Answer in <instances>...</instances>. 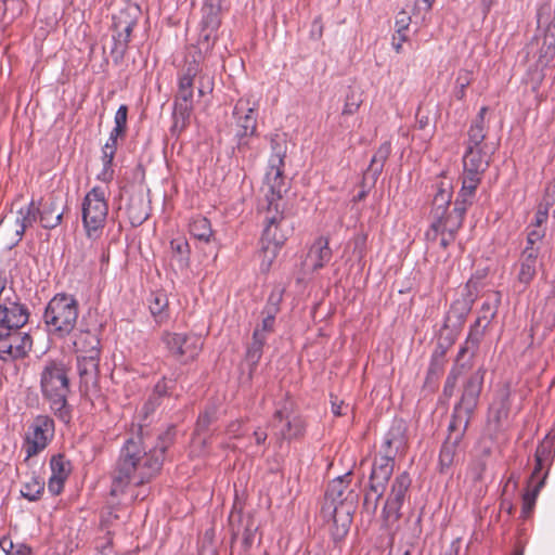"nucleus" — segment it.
Wrapping results in <instances>:
<instances>
[{
    "label": "nucleus",
    "mask_w": 555,
    "mask_h": 555,
    "mask_svg": "<svg viewBox=\"0 0 555 555\" xmlns=\"http://www.w3.org/2000/svg\"><path fill=\"white\" fill-rule=\"evenodd\" d=\"M217 31H218V29H210L208 27L202 26L201 33H199V39L197 41V47H193L190 51L191 52L199 51L201 54H202L203 50L208 51L214 46V43L216 41Z\"/></svg>",
    "instance_id": "nucleus-49"
},
{
    "label": "nucleus",
    "mask_w": 555,
    "mask_h": 555,
    "mask_svg": "<svg viewBox=\"0 0 555 555\" xmlns=\"http://www.w3.org/2000/svg\"><path fill=\"white\" fill-rule=\"evenodd\" d=\"M266 182L269 188V193L266 194L267 208L269 214L274 206L280 208L279 202L282 199L284 193L288 190V183L284 176V167H269L266 175Z\"/></svg>",
    "instance_id": "nucleus-23"
},
{
    "label": "nucleus",
    "mask_w": 555,
    "mask_h": 555,
    "mask_svg": "<svg viewBox=\"0 0 555 555\" xmlns=\"http://www.w3.org/2000/svg\"><path fill=\"white\" fill-rule=\"evenodd\" d=\"M141 16V9L138 4L128 3L113 15V41L114 46L111 55L115 62L124 59L128 44L130 42L131 33L137 26Z\"/></svg>",
    "instance_id": "nucleus-9"
},
{
    "label": "nucleus",
    "mask_w": 555,
    "mask_h": 555,
    "mask_svg": "<svg viewBox=\"0 0 555 555\" xmlns=\"http://www.w3.org/2000/svg\"><path fill=\"white\" fill-rule=\"evenodd\" d=\"M127 215L133 227L141 225L149 218V209L142 196L130 198L127 207Z\"/></svg>",
    "instance_id": "nucleus-43"
},
{
    "label": "nucleus",
    "mask_w": 555,
    "mask_h": 555,
    "mask_svg": "<svg viewBox=\"0 0 555 555\" xmlns=\"http://www.w3.org/2000/svg\"><path fill=\"white\" fill-rule=\"evenodd\" d=\"M149 309L157 324L166 323L170 318L169 300L165 293H152L149 298Z\"/></svg>",
    "instance_id": "nucleus-37"
},
{
    "label": "nucleus",
    "mask_w": 555,
    "mask_h": 555,
    "mask_svg": "<svg viewBox=\"0 0 555 555\" xmlns=\"http://www.w3.org/2000/svg\"><path fill=\"white\" fill-rule=\"evenodd\" d=\"M480 183L475 182L469 188L468 179L463 178L462 188L453 203V209L449 212V218H454L463 223L468 207L473 204L475 192Z\"/></svg>",
    "instance_id": "nucleus-30"
},
{
    "label": "nucleus",
    "mask_w": 555,
    "mask_h": 555,
    "mask_svg": "<svg viewBox=\"0 0 555 555\" xmlns=\"http://www.w3.org/2000/svg\"><path fill=\"white\" fill-rule=\"evenodd\" d=\"M453 343H454V338L453 337H446L442 340V338L440 336L438 341H437L436 348L433 351L431 356L437 357V358H441V359H447L446 358L447 357V352H448L449 348L452 346Z\"/></svg>",
    "instance_id": "nucleus-59"
},
{
    "label": "nucleus",
    "mask_w": 555,
    "mask_h": 555,
    "mask_svg": "<svg viewBox=\"0 0 555 555\" xmlns=\"http://www.w3.org/2000/svg\"><path fill=\"white\" fill-rule=\"evenodd\" d=\"M163 341L170 354L181 363L193 361L202 350V338L194 334L165 333Z\"/></svg>",
    "instance_id": "nucleus-12"
},
{
    "label": "nucleus",
    "mask_w": 555,
    "mask_h": 555,
    "mask_svg": "<svg viewBox=\"0 0 555 555\" xmlns=\"http://www.w3.org/2000/svg\"><path fill=\"white\" fill-rule=\"evenodd\" d=\"M490 155L483 147H466L463 156V177L468 179L469 186L475 182H481L482 175L490 165Z\"/></svg>",
    "instance_id": "nucleus-21"
},
{
    "label": "nucleus",
    "mask_w": 555,
    "mask_h": 555,
    "mask_svg": "<svg viewBox=\"0 0 555 555\" xmlns=\"http://www.w3.org/2000/svg\"><path fill=\"white\" fill-rule=\"evenodd\" d=\"M108 216V203L101 186H93L81 203V221L87 238L98 241L104 231Z\"/></svg>",
    "instance_id": "nucleus-7"
},
{
    "label": "nucleus",
    "mask_w": 555,
    "mask_h": 555,
    "mask_svg": "<svg viewBox=\"0 0 555 555\" xmlns=\"http://www.w3.org/2000/svg\"><path fill=\"white\" fill-rule=\"evenodd\" d=\"M408 446L406 427L403 421H395L389 430L384 436L377 455L396 460V456L404 454Z\"/></svg>",
    "instance_id": "nucleus-20"
},
{
    "label": "nucleus",
    "mask_w": 555,
    "mask_h": 555,
    "mask_svg": "<svg viewBox=\"0 0 555 555\" xmlns=\"http://www.w3.org/2000/svg\"><path fill=\"white\" fill-rule=\"evenodd\" d=\"M172 256L181 267H188L190 262V245L184 237H178L170 241Z\"/></svg>",
    "instance_id": "nucleus-46"
},
{
    "label": "nucleus",
    "mask_w": 555,
    "mask_h": 555,
    "mask_svg": "<svg viewBox=\"0 0 555 555\" xmlns=\"http://www.w3.org/2000/svg\"><path fill=\"white\" fill-rule=\"evenodd\" d=\"M46 482L42 478L39 476H36L33 474L29 477V480L25 481L22 489L21 494L23 498L27 499L28 501L35 502L38 501L43 491H44Z\"/></svg>",
    "instance_id": "nucleus-45"
},
{
    "label": "nucleus",
    "mask_w": 555,
    "mask_h": 555,
    "mask_svg": "<svg viewBox=\"0 0 555 555\" xmlns=\"http://www.w3.org/2000/svg\"><path fill=\"white\" fill-rule=\"evenodd\" d=\"M229 524L232 530V543L238 537L241 527L243 528L242 544L245 552L249 551L256 542H261V535L258 533L259 524L251 515L243 516L240 512L232 511L229 517Z\"/></svg>",
    "instance_id": "nucleus-16"
},
{
    "label": "nucleus",
    "mask_w": 555,
    "mask_h": 555,
    "mask_svg": "<svg viewBox=\"0 0 555 555\" xmlns=\"http://www.w3.org/2000/svg\"><path fill=\"white\" fill-rule=\"evenodd\" d=\"M332 256L333 253L330 247L328 238L320 236L311 245L307 260L311 264L312 270L318 271L331 261Z\"/></svg>",
    "instance_id": "nucleus-31"
},
{
    "label": "nucleus",
    "mask_w": 555,
    "mask_h": 555,
    "mask_svg": "<svg viewBox=\"0 0 555 555\" xmlns=\"http://www.w3.org/2000/svg\"><path fill=\"white\" fill-rule=\"evenodd\" d=\"M127 118H128V106L122 104L118 107L116 114H115V127L113 130H115L116 134H126L127 132Z\"/></svg>",
    "instance_id": "nucleus-58"
},
{
    "label": "nucleus",
    "mask_w": 555,
    "mask_h": 555,
    "mask_svg": "<svg viewBox=\"0 0 555 555\" xmlns=\"http://www.w3.org/2000/svg\"><path fill=\"white\" fill-rule=\"evenodd\" d=\"M165 401L151 393L142 406V414L146 418L153 414Z\"/></svg>",
    "instance_id": "nucleus-60"
},
{
    "label": "nucleus",
    "mask_w": 555,
    "mask_h": 555,
    "mask_svg": "<svg viewBox=\"0 0 555 555\" xmlns=\"http://www.w3.org/2000/svg\"><path fill=\"white\" fill-rule=\"evenodd\" d=\"M79 305L73 295L60 293L48 302L43 320L48 332L60 338L69 335L77 323Z\"/></svg>",
    "instance_id": "nucleus-5"
},
{
    "label": "nucleus",
    "mask_w": 555,
    "mask_h": 555,
    "mask_svg": "<svg viewBox=\"0 0 555 555\" xmlns=\"http://www.w3.org/2000/svg\"><path fill=\"white\" fill-rule=\"evenodd\" d=\"M202 55L199 51H189L185 55V64L179 77L180 82L195 83L197 81V94L199 98L209 94L214 90V78L203 73L201 67Z\"/></svg>",
    "instance_id": "nucleus-13"
},
{
    "label": "nucleus",
    "mask_w": 555,
    "mask_h": 555,
    "mask_svg": "<svg viewBox=\"0 0 555 555\" xmlns=\"http://www.w3.org/2000/svg\"><path fill=\"white\" fill-rule=\"evenodd\" d=\"M284 288L280 286H274L271 291L267 304L262 310V313H275L280 312V306L283 300Z\"/></svg>",
    "instance_id": "nucleus-51"
},
{
    "label": "nucleus",
    "mask_w": 555,
    "mask_h": 555,
    "mask_svg": "<svg viewBox=\"0 0 555 555\" xmlns=\"http://www.w3.org/2000/svg\"><path fill=\"white\" fill-rule=\"evenodd\" d=\"M391 154V143L389 141L384 142L379 145L375 154L373 155L371 163L364 173L365 178L371 177L373 182L377 180L382 173L385 163Z\"/></svg>",
    "instance_id": "nucleus-40"
},
{
    "label": "nucleus",
    "mask_w": 555,
    "mask_h": 555,
    "mask_svg": "<svg viewBox=\"0 0 555 555\" xmlns=\"http://www.w3.org/2000/svg\"><path fill=\"white\" fill-rule=\"evenodd\" d=\"M65 481H66V479H64V478L51 475L49 478V481H48L49 492L52 495H59L64 489Z\"/></svg>",
    "instance_id": "nucleus-62"
},
{
    "label": "nucleus",
    "mask_w": 555,
    "mask_h": 555,
    "mask_svg": "<svg viewBox=\"0 0 555 555\" xmlns=\"http://www.w3.org/2000/svg\"><path fill=\"white\" fill-rule=\"evenodd\" d=\"M271 155L269 158V167H285V157L288 151L285 134H274L270 140Z\"/></svg>",
    "instance_id": "nucleus-42"
},
{
    "label": "nucleus",
    "mask_w": 555,
    "mask_h": 555,
    "mask_svg": "<svg viewBox=\"0 0 555 555\" xmlns=\"http://www.w3.org/2000/svg\"><path fill=\"white\" fill-rule=\"evenodd\" d=\"M39 220L37 203L33 199L27 206L21 207L17 210L13 230L15 233V243L20 242L25 231L33 227Z\"/></svg>",
    "instance_id": "nucleus-34"
},
{
    "label": "nucleus",
    "mask_w": 555,
    "mask_h": 555,
    "mask_svg": "<svg viewBox=\"0 0 555 555\" xmlns=\"http://www.w3.org/2000/svg\"><path fill=\"white\" fill-rule=\"evenodd\" d=\"M69 369L61 360H47L40 372V390L52 413L63 423L72 420Z\"/></svg>",
    "instance_id": "nucleus-4"
},
{
    "label": "nucleus",
    "mask_w": 555,
    "mask_h": 555,
    "mask_svg": "<svg viewBox=\"0 0 555 555\" xmlns=\"http://www.w3.org/2000/svg\"><path fill=\"white\" fill-rule=\"evenodd\" d=\"M29 311L25 305L12 302L0 306V360L14 362L28 357L33 338L21 328L28 322Z\"/></svg>",
    "instance_id": "nucleus-3"
},
{
    "label": "nucleus",
    "mask_w": 555,
    "mask_h": 555,
    "mask_svg": "<svg viewBox=\"0 0 555 555\" xmlns=\"http://www.w3.org/2000/svg\"><path fill=\"white\" fill-rule=\"evenodd\" d=\"M39 222L42 228L52 230L61 224L64 209L61 198L51 194L37 203Z\"/></svg>",
    "instance_id": "nucleus-22"
},
{
    "label": "nucleus",
    "mask_w": 555,
    "mask_h": 555,
    "mask_svg": "<svg viewBox=\"0 0 555 555\" xmlns=\"http://www.w3.org/2000/svg\"><path fill=\"white\" fill-rule=\"evenodd\" d=\"M189 230L192 236L205 243L210 242L214 235L210 221L203 216L193 218L189 224Z\"/></svg>",
    "instance_id": "nucleus-44"
},
{
    "label": "nucleus",
    "mask_w": 555,
    "mask_h": 555,
    "mask_svg": "<svg viewBox=\"0 0 555 555\" xmlns=\"http://www.w3.org/2000/svg\"><path fill=\"white\" fill-rule=\"evenodd\" d=\"M55 426L52 417L37 415L29 424L24 439L26 460L43 451L54 437Z\"/></svg>",
    "instance_id": "nucleus-10"
},
{
    "label": "nucleus",
    "mask_w": 555,
    "mask_h": 555,
    "mask_svg": "<svg viewBox=\"0 0 555 555\" xmlns=\"http://www.w3.org/2000/svg\"><path fill=\"white\" fill-rule=\"evenodd\" d=\"M511 410L509 391L502 389L498 392L495 399L491 403L488 413V424L499 431L503 423L507 420Z\"/></svg>",
    "instance_id": "nucleus-29"
},
{
    "label": "nucleus",
    "mask_w": 555,
    "mask_h": 555,
    "mask_svg": "<svg viewBox=\"0 0 555 555\" xmlns=\"http://www.w3.org/2000/svg\"><path fill=\"white\" fill-rule=\"evenodd\" d=\"M225 3L227 2L219 0H204L201 26L208 27L210 29H219Z\"/></svg>",
    "instance_id": "nucleus-36"
},
{
    "label": "nucleus",
    "mask_w": 555,
    "mask_h": 555,
    "mask_svg": "<svg viewBox=\"0 0 555 555\" xmlns=\"http://www.w3.org/2000/svg\"><path fill=\"white\" fill-rule=\"evenodd\" d=\"M50 467L52 476L67 479L70 473L69 462L65 460V456L61 453L55 454L50 460Z\"/></svg>",
    "instance_id": "nucleus-50"
},
{
    "label": "nucleus",
    "mask_w": 555,
    "mask_h": 555,
    "mask_svg": "<svg viewBox=\"0 0 555 555\" xmlns=\"http://www.w3.org/2000/svg\"><path fill=\"white\" fill-rule=\"evenodd\" d=\"M462 225L463 223H461L460 220L447 218V220L440 222L437 228V235L435 238H428L425 235V240L428 244H435L438 242L442 249H447L455 241L457 232Z\"/></svg>",
    "instance_id": "nucleus-32"
},
{
    "label": "nucleus",
    "mask_w": 555,
    "mask_h": 555,
    "mask_svg": "<svg viewBox=\"0 0 555 555\" xmlns=\"http://www.w3.org/2000/svg\"><path fill=\"white\" fill-rule=\"evenodd\" d=\"M412 479L408 472L397 475L391 483L390 491L382 511L383 526L388 530L391 543L398 530V522L402 516L401 508L406 499Z\"/></svg>",
    "instance_id": "nucleus-8"
},
{
    "label": "nucleus",
    "mask_w": 555,
    "mask_h": 555,
    "mask_svg": "<svg viewBox=\"0 0 555 555\" xmlns=\"http://www.w3.org/2000/svg\"><path fill=\"white\" fill-rule=\"evenodd\" d=\"M446 363H447V359H441V358L431 356L429 366L427 370L429 371V374L433 376L441 375L443 373Z\"/></svg>",
    "instance_id": "nucleus-64"
},
{
    "label": "nucleus",
    "mask_w": 555,
    "mask_h": 555,
    "mask_svg": "<svg viewBox=\"0 0 555 555\" xmlns=\"http://www.w3.org/2000/svg\"><path fill=\"white\" fill-rule=\"evenodd\" d=\"M267 343V336H262L259 331H254L251 343L248 345L245 361L249 366V375L256 370L263 352V347Z\"/></svg>",
    "instance_id": "nucleus-39"
},
{
    "label": "nucleus",
    "mask_w": 555,
    "mask_h": 555,
    "mask_svg": "<svg viewBox=\"0 0 555 555\" xmlns=\"http://www.w3.org/2000/svg\"><path fill=\"white\" fill-rule=\"evenodd\" d=\"M331 409L335 416H341L347 413L349 404H346L343 400H338L337 396L331 395Z\"/></svg>",
    "instance_id": "nucleus-63"
},
{
    "label": "nucleus",
    "mask_w": 555,
    "mask_h": 555,
    "mask_svg": "<svg viewBox=\"0 0 555 555\" xmlns=\"http://www.w3.org/2000/svg\"><path fill=\"white\" fill-rule=\"evenodd\" d=\"M362 104V99L353 90L346 94L345 104L341 111V116L353 115L358 112Z\"/></svg>",
    "instance_id": "nucleus-53"
},
{
    "label": "nucleus",
    "mask_w": 555,
    "mask_h": 555,
    "mask_svg": "<svg viewBox=\"0 0 555 555\" xmlns=\"http://www.w3.org/2000/svg\"><path fill=\"white\" fill-rule=\"evenodd\" d=\"M176 427L170 426L158 436L156 444L147 443L142 427L128 437L111 473V495L122 494L127 487H137L151 482L162 470L165 452L172 444Z\"/></svg>",
    "instance_id": "nucleus-1"
},
{
    "label": "nucleus",
    "mask_w": 555,
    "mask_h": 555,
    "mask_svg": "<svg viewBox=\"0 0 555 555\" xmlns=\"http://www.w3.org/2000/svg\"><path fill=\"white\" fill-rule=\"evenodd\" d=\"M555 457V441L546 436L537 447L534 459L535 465L530 477L532 481L542 478L547 473Z\"/></svg>",
    "instance_id": "nucleus-27"
},
{
    "label": "nucleus",
    "mask_w": 555,
    "mask_h": 555,
    "mask_svg": "<svg viewBox=\"0 0 555 555\" xmlns=\"http://www.w3.org/2000/svg\"><path fill=\"white\" fill-rule=\"evenodd\" d=\"M115 154L116 151L105 146L102 147L103 171L101 173V177L103 181H109L113 179L114 170L112 169V166Z\"/></svg>",
    "instance_id": "nucleus-52"
},
{
    "label": "nucleus",
    "mask_w": 555,
    "mask_h": 555,
    "mask_svg": "<svg viewBox=\"0 0 555 555\" xmlns=\"http://www.w3.org/2000/svg\"><path fill=\"white\" fill-rule=\"evenodd\" d=\"M452 201V188L449 183L440 182L437 185V191L434 195L430 210L431 222L426 231L428 238H435L437 235V228L440 222L449 218L450 205Z\"/></svg>",
    "instance_id": "nucleus-15"
},
{
    "label": "nucleus",
    "mask_w": 555,
    "mask_h": 555,
    "mask_svg": "<svg viewBox=\"0 0 555 555\" xmlns=\"http://www.w3.org/2000/svg\"><path fill=\"white\" fill-rule=\"evenodd\" d=\"M543 37L535 36L528 46V54L539 48L538 65L541 67L547 66L555 57V29L543 26Z\"/></svg>",
    "instance_id": "nucleus-24"
},
{
    "label": "nucleus",
    "mask_w": 555,
    "mask_h": 555,
    "mask_svg": "<svg viewBox=\"0 0 555 555\" xmlns=\"http://www.w3.org/2000/svg\"><path fill=\"white\" fill-rule=\"evenodd\" d=\"M383 495L384 493L373 492L371 490V486H369L364 494L363 509L366 513L374 515L378 507L379 500L382 499Z\"/></svg>",
    "instance_id": "nucleus-56"
},
{
    "label": "nucleus",
    "mask_w": 555,
    "mask_h": 555,
    "mask_svg": "<svg viewBox=\"0 0 555 555\" xmlns=\"http://www.w3.org/2000/svg\"><path fill=\"white\" fill-rule=\"evenodd\" d=\"M193 96H194V85L179 81L178 91L175 96V101L182 102L185 104H193Z\"/></svg>",
    "instance_id": "nucleus-57"
},
{
    "label": "nucleus",
    "mask_w": 555,
    "mask_h": 555,
    "mask_svg": "<svg viewBox=\"0 0 555 555\" xmlns=\"http://www.w3.org/2000/svg\"><path fill=\"white\" fill-rule=\"evenodd\" d=\"M175 385L176 382L173 379H167L164 377L154 386L152 393L164 401L170 400L171 390L173 389Z\"/></svg>",
    "instance_id": "nucleus-54"
},
{
    "label": "nucleus",
    "mask_w": 555,
    "mask_h": 555,
    "mask_svg": "<svg viewBox=\"0 0 555 555\" xmlns=\"http://www.w3.org/2000/svg\"><path fill=\"white\" fill-rule=\"evenodd\" d=\"M257 109L249 106V101L240 99L233 109V117L237 127L236 138L238 145L246 144V139L256 134Z\"/></svg>",
    "instance_id": "nucleus-19"
},
{
    "label": "nucleus",
    "mask_w": 555,
    "mask_h": 555,
    "mask_svg": "<svg viewBox=\"0 0 555 555\" xmlns=\"http://www.w3.org/2000/svg\"><path fill=\"white\" fill-rule=\"evenodd\" d=\"M283 422V426L274 433V437L279 442L283 440H297L305 436V420L299 415H291L286 405H283L274 412L271 426L278 428L279 424Z\"/></svg>",
    "instance_id": "nucleus-14"
},
{
    "label": "nucleus",
    "mask_w": 555,
    "mask_h": 555,
    "mask_svg": "<svg viewBox=\"0 0 555 555\" xmlns=\"http://www.w3.org/2000/svg\"><path fill=\"white\" fill-rule=\"evenodd\" d=\"M496 311H490V313L480 314L475 323L470 326L469 333L461 346V349L467 351L470 354V358H475L480 343L483 339L485 331L491 323L492 319L495 317Z\"/></svg>",
    "instance_id": "nucleus-26"
},
{
    "label": "nucleus",
    "mask_w": 555,
    "mask_h": 555,
    "mask_svg": "<svg viewBox=\"0 0 555 555\" xmlns=\"http://www.w3.org/2000/svg\"><path fill=\"white\" fill-rule=\"evenodd\" d=\"M264 317L262 319L260 327L257 326L255 331H259L262 336H267L269 333H272L274 331V324H275V313H262Z\"/></svg>",
    "instance_id": "nucleus-61"
},
{
    "label": "nucleus",
    "mask_w": 555,
    "mask_h": 555,
    "mask_svg": "<svg viewBox=\"0 0 555 555\" xmlns=\"http://www.w3.org/2000/svg\"><path fill=\"white\" fill-rule=\"evenodd\" d=\"M264 222L259 256L261 257L260 269L267 272L286 242L289 230L285 225L283 211L278 206H274L270 214L267 209Z\"/></svg>",
    "instance_id": "nucleus-6"
},
{
    "label": "nucleus",
    "mask_w": 555,
    "mask_h": 555,
    "mask_svg": "<svg viewBox=\"0 0 555 555\" xmlns=\"http://www.w3.org/2000/svg\"><path fill=\"white\" fill-rule=\"evenodd\" d=\"M486 374V366L480 365L463 380L461 397L453 408L448 426V437L439 453L438 469L440 474H449L454 465L457 447L479 404Z\"/></svg>",
    "instance_id": "nucleus-2"
},
{
    "label": "nucleus",
    "mask_w": 555,
    "mask_h": 555,
    "mask_svg": "<svg viewBox=\"0 0 555 555\" xmlns=\"http://www.w3.org/2000/svg\"><path fill=\"white\" fill-rule=\"evenodd\" d=\"M86 338L88 341L90 349L89 356L81 357L77 359V370L80 378V387L88 391L89 386H95L98 383L99 375V349L98 346L100 344L98 337L90 332H86L81 334V336L74 344L79 349L82 348V338Z\"/></svg>",
    "instance_id": "nucleus-11"
},
{
    "label": "nucleus",
    "mask_w": 555,
    "mask_h": 555,
    "mask_svg": "<svg viewBox=\"0 0 555 555\" xmlns=\"http://www.w3.org/2000/svg\"><path fill=\"white\" fill-rule=\"evenodd\" d=\"M193 104L173 102V124L171 133L179 135L189 125L193 112Z\"/></svg>",
    "instance_id": "nucleus-41"
},
{
    "label": "nucleus",
    "mask_w": 555,
    "mask_h": 555,
    "mask_svg": "<svg viewBox=\"0 0 555 555\" xmlns=\"http://www.w3.org/2000/svg\"><path fill=\"white\" fill-rule=\"evenodd\" d=\"M350 477L351 473H347L328 483L323 505L331 504L334 507H343L352 502V508H357L359 495L350 489Z\"/></svg>",
    "instance_id": "nucleus-17"
},
{
    "label": "nucleus",
    "mask_w": 555,
    "mask_h": 555,
    "mask_svg": "<svg viewBox=\"0 0 555 555\" xmlns=\"http://www.w3.org/2000/svg\"><path fill=\"white\" fill-rule=\"evenodd\" d=\"M474 77L473 72L468 69H460L455 79L453 96L457 101H463L466 96V88L472 83Z\"/></svg>",
    "instance_id": "nucleus-47"
},
{
    "label": "nucleus",
    "mask_w": 555,
    "mask_h": 555,
    "mask_svg": "<svg viewBox=\"0 0 555 555\" xmlns=\"http://www.w3.org/2000/svg\"><path fill=\"white\" fill-rule=\"evenodd\" d=\"M547 477V473H545L542 478L535 479L532 481L531 477L528 480L527 489L522 494V507H521V516L527 518L532 513L538 494L540 490L543 488L545 483V479Z\"/></svg>",
    "instance_id": "nucleus-38"
},
{
    "label": "nucleus",
    "mask_w": 555,
    "mask_h": 555,
    "mask_svg": "<svg viewBox=\"0 0 555 555\" xmlns=\"http://www.w3.org/2000/svg\"><path fill=\"white\" fill-rule=\"evenodd\" d=\"M540 250L524 248L520 258H519V272L517 275V280L525 285L530 284V282L534 279L537 274V262Z\"/></svg>",
    "instance_id": "nucleus-35"
},
{
    "label": "nucleus",
    "mask_w": 555,
    "mask_h": 555,
    "mask_svg": "<svg viewBox=\"0 0 555 555\" xmlns=\"http://www.w3.org/2000/svg\"><path fill=\"white\" fill-rule=\"evenodd\" d=\"M356 508L352 502L343 507H334L331 504L323 505L321 514L324 518H332L331 535L335 543L340 542L348 534Z\"/></svg>",
    "instance_id": "nucleus-18"
},
{
    "label": "nucleus",
    "mask_w": 555,
    "mask_h": 555,
    "mask_svg": "<svg viewBox=\"0 0 555 555\" xmlns=\"http://www.w3.org/2000/svg\"><path fill=\"white\" fill-rule=\"evenodd\" d=\"M467 135L468 141L466 147H486V144H483V141L487 137L486 125H478L472 122Z\"/></svg>",
    "instance_id": "nucleus-48"
},
{
    "label": "nucleus",
    "mask_w": 555,
    "mask_h": 555,
    "mask_svg": "<svg viewBox=\"0 0 555 555\" xmlns=\"http://www.w3.org/2000/svg\"><path fill=\"white\" fill-rule=\"evenodd\" d=\"M474 359L475 358H470V354L467 351L460 348L454 360V364L452 365L443 385L442 393L447 399H450L454 395L459 377L466 370L473 366Z\"/></svg>",
    "instance_id": "nucleus-28"
},
{
    "label": "nucleus",
    "mask_w": 555,
    "mask_h": 555,
    "mask_svg": "<svg viewBox=\"0 0 555 555\" xmlns=\"http://www.w3.org/2000/svg\"><path fill=\"white\" fill-rule=\"evenodd\" d=\"M217 421V410L215 408L206 409L199 414L196 423V431L203 433L209 428V426Z\"/></svg>",
    "instance_id": "nucleus-55"
},
{
    "label": "nucleus",
    "mask_w": 555,
    "mask_h": 555,
    "mask_svg": "<svg viewBox=\"0 0 555 555\" xmlns=\"http://www.w3.org/2000/svg\"><path fill=\"white\" fill-rule=\"evenodd\" d=\"M395 467V461L380 455L374 457L370 474L371 490L373 492L384 493Z\"/></svg>",
    "instance_id": "nucleus-25"
},
{
    "label": "nucleus",
    "mask_w": 555,
    "mask_h": 555,
    "mask_svg": "<svg viewBox=\"0 0 555 555\" xmlns=\"http://www.w3.org/2000/svg\"><path fill=\"white\" fill-rule=\"evenodd\" d=\"M473 302L474 300L469 297L453 301L444 318L442 331L451 326L461 327L472 310Z\"/></svg>",
    "instance_id": "nucleus-33"
}]
</instances>
